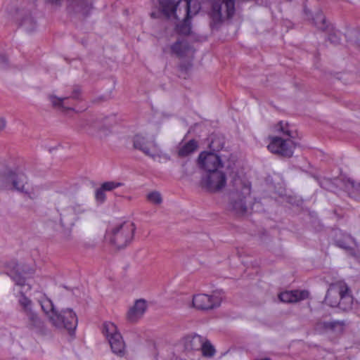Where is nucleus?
<instances>
[{
	"label": "nucleus",
	"instance_id": "f257e3e1",
	"mask_svg": "<svg viewBox=\"0 0 360 360\" xmlns=\"http://www.w3.org/2000/svg\"><path fill=\"white\" fill-rule=\"evenodd\" d=\"M7 274L15 282V285L21 288V296L18 302L20 306V311L25 316L26 327L38 334L45 335L47 329L44 322L34 310L32 300L24 295L31 290V286L26 283L25 278L20 273L18 265L15 264Z\"/></svg>",
	"mask_w": 360,
	"mask_h": 360
},
{
	"label": "nucleus",
	"instance_id": "f03ea898",
	"mask_svg": "<svg viewBox=\"0 0 360 360\" xmlns=\"http://www.w3.org/2000/svg\"><path fill=\"white\" fill-rule=\"evenodd\" d=\"M160 7L168 18L177 20L182 19V22L176 25V31L184 35L191 32V18L196 15L200 7L194 0H179L175 2L173 0H159Z\"/></svg>",
	"mask_w": 360,
	"mask_h": 360
},
{
	"label": "nucleus",
	"instance_id": "7ed1b4c3",
	"mask_svg": "<svg viewBox=\"0 0 360 360\" xmlns=\"http://www.w3.org/2000/svg\"><path fill=\"white\" fill-rule=\"evenodd\" d=\"M0 188L16 191L30 200H36L39 196V188L30 186L27 176L21 171L5 168L0 171Z\"/></svg>",
	"mask_w": 360,
	"mask_h": 360
},
{
	"label": "nucleus",
	"instance_id": "20e7f679",
	"mask_svg": "<svg viewBox=\"0 0 360 360\" xmlns=\"http://www.w3.org/2000/svg\"><path fill=\"white\" fill-rule=\"evenodd\" d=\"M250 184L240 177H235L231 181L229 207L236 214L244 215L248 211L250 199Z\"/></svg>",
	"mask_w": 360,
	"mask_h": 360
},
{
	"label": "nucleus",
	"instance_id": "39448f33",
	"mask_svg": "<svg viewBox=\"0 0 360 360\" xmlns=\"http://www.w3.org/2000/svg\"><path fill=\"white\" fill-rule=\"evenodd\" d=\"M6 11L9 18L26 32H32L35 30L36 21L22 0H9Z\"/></svg>",
	"mask_w": 360,
	"mask_h": 360
},
{
	"label": "nucleus",
	"instance_id": "423d86ee",
	"mask_svg": "<svg viewBox=\"0 0 360 360\" xmlns=\"http://www.w3.org/2000/svg\"><path fill=\"white\" fill-rule=\"evenodd\" d=\"M277 130L281 131L284 136L288 137L285 139L278 136L270 137L271 142L267 148L273 153L290 158L293 154L294 148L297 146V143L292 139L294 138L292 132L288 129V124L283 121L278 123Z\"/></svg>",
	"mask_w": 360,
	"mask_h": 360
},
{
	"label": "nucleus",
	"instance_id": "0eeeda50",
	"mask_svg": "<svg viewBox=\"0 0 360 360\" xmlns=\"http://www.w3.org/2000/svg\"><path fill=\"white\" fill-rule=\"evenodd\" d=\"M135 230L133 222L124 221L116 224L107 233V238L117 249L124 248L132 241Z\"/></svg>",
	"mask_w": 360,
	"mask_h": 360
},
{
	"label": "nucleus",
	"instance_id": "6e6552de",
	"mask_svg": "<svg viewBox=\"0 0 360 360\" xmlns=\"http://www.w3.org/2000/svg\"><path fill=\"white\" fill-rule=\"evenodd\" d=\"M49 323L56 329L66 330L71 335L77 328L78 319L72 309L66 308L52 314Z\"/></svg>",
	"mask_w": 360,
	"mask_h": 360
},
{
	"label": "nucleus",
	"instance_id": "1a4fd4ad",
	"mask_svg": "<svg viewBox=\"0 0 360 360\" xmlns=\"http://www.w3.org/2000/svg\"><path fill=\"white\" fill-rule=\"evenodd\" d=\"M103 333L108 339L112 353L119 357H123L127 352L126 346L117 326L112 322H105L103 323Z\"/></svg>",
	"mask_w": 360,
	"mask_h": 360
},
{
	"label": "nucleus",
	"instance_id": "9d476101",
	"mask_svg": "<svg viewBox=\"0 0 360 360\" xmlns=\"http://www.w3.org/2000/svg\"><path fill=\"white\" fill-rule=\"evenodd\" d=\"M235 13L234 0H224L223 1H214L212 5L210 25L217 27L224 20L231 18Z\"/></svg>",
	"mask_w": 360,
	"mask_h": 360
},
{
	"label": "nucleus",
	"instance_id": "9b49d317",
	"mask_svg": "<svg viewBox=\"0 0 360 360\" xmlns=\"http://www.w3.org/2000/svg\"><path fill=\"white\" fill-rule=\"evenodd\" d=\"M226 184V176L223 169L205 174L201 179L202 188L211 193L219 192Z\"/></svg>",
	"mask_w": 360,
	"mask_h": 360
},
{
	"label": "nucleus",
	"instance_id": "f8f14e48",
	"mask_svg": "<svg viewBox=\"0 0 360 360\" xmlns=\"http://www.w3.org/2000/svg\"><path fill=\"white\" fill-rule=\"evenodd\" d=\"M79 127L90 136L103 138L107 136L108 127L102 120L95 117L82 120L79 123Z\"/></svg>",
	"mask_w": 360,
	"mask_h": 360
},
{
	"label": "nucleus",
	"instance_id": "ddd939ff",
	"mask_svg": "<svg viewBox=\"0 0 360 360\" xmlns=\"http://www.w3.org/2000/svg\"><path fill=\"white\" fill-rule=\"evenodd\" d=\"M86 209L82 204H75L60 211V223L63 226L70 228L73 226L79 215L84 214Z\"/></svg>",
	"mask_w": 360,
	"mask_h": 360
},
{
	"label": "nucleus",
	"instance_id": "4468645a",
	"mask_svg": "<svg viewBox=\"0 0 360 360\" xmlns=\"http://www.w3.org/2000/svg\"><path fill=\"white\" fill-rule=\"evenodd\" d=\"M198 164L206 174L221 170L224 168L219 156L212 153H201L198 157Z\"/></svg>",
	"mask_w": 360,
	"mask_h": 360
},
{
	"label": "nucleus",
	"instance_id": "2eb2a0df",
	"mask_svg": "<svg viewBox=\"0 0 360 360\" xmlns=\"http://www.w3.org/2000/svg\"><path fill=\"white\" fill-rule=\"evenodd\" d=\"M221 302V297L216 293L211 295L198 294L193 296L192 304L198 309L208 310L219 307Z\"/></svg>",
	"mask_w": 360,
	"mask_h": 360
},
{
	"label": "nucleus",
	"instance_id": "dca6fc26",
	"mask_svg": "<svg viewBox=\"0 0 360 360\" xmlns=\"http://www.w3.org/2000/svg\"><path fill=\"white\" fill-rule=\"evenodd\" d=\"M202 341H203V337L196 333L185 336L181 340L183 352L188 357L200 352V348H202Z\"/></svg>",
	"mask_w": 360,
	"mask_h": 360
},
{
	"label": "nucleus",
	"instance_id": "f3484780",
	"mask_svg": "<svg viewBox=\"0 0 360 360\" xmlns=\"http://www.w3.org/2000/svg\"><path fill=\"white\" fill-rule=\"evenodd\" d=\"M348 290V286L345 283H334L330 285L326 297L325 302L332 307H336L339 303L341 293Z\"/></svg>",
	"mask_w": 360,
	"mask_h": 360
},
{
	"label": "nucleus",
	"instance_id": "a211bd4d",
	"mask_svg": "<svg viewBox=\"0 0 360 360\" xmlns=\"http://www.w3.org/2000/svg\"><path fill=\"white\" fill-rule=\"evenodd\" d=\"M133 146L134 148L142 151L148 156H155L151 153V150L156 148V144L153 139H148L141 134H136L133 139Z\"/></svg>",
	"mask_w": 360,
	"mask_h": 360
},
{
	"label": "nucleus",
	"instance_id": "6ab92c4d",
	"mask_svg": "<svg viewBox=\"0 0 360 360\" xmlns=\"http://www.w3.org/2000/svg\"><path fill=\"white\" fill-rule=\"evenodd\" d=\"M309 297L307 290H292L281 292L278 295L279 300L283 302L291 303L304 300Z\"/></svg>",
	"mask_w": 360,
	"mask_h": 360
},
{
	"label": "nucleus",
	"instance_id": "aec40b11",
	"mask_svg": "<svg viewBox=\"0 0 360 360\" xmlns=\"http://www.w3.org/2000/svg\"><path fill=\"white\" fill-rule=\"evenodd\" d=\"M146 310V303L144 300H136L134 306L131 307L127 313V319L130 322L137 321L145 313Z\"/></svg>",
	"mask_w": 360,
	"mask_h": 360
},
{
	"label": "nucleus",
	"instance_id": "412c9836",
	"mask_svg": "<svg viewBox=\"0 0 360 360\" xmlns=\"http://www.w3.org/2000/svg\"><path fill=\"white\" fill-rule=\"evenodd\" d=\"M70 7L75 13L86 16L93 8L92 0H73Z\"/></svg>",
	"mask_w": 360,
	"mask_h": 360
},
{
	"label": "nucleus",
	"instance_id": "4be33fe9",
	"mask_svg": "<svg viewBox=\"0 0 360 360\" xmlns=\"http://www.w3.org/2000/svg\"><path fill=\"white\" fill-rule=\"evenodd\" d=\"M354 298L350 293L349 288L343 293H341L339 303L337 306L340 309L344 311H348L352 309Z\"/></svg>",
	"mask_w": 360,
	"mask_h": 360
},
{
	"label": "nucleus",
	"instance_id": "5701e85b",
	"mask_svg": "<svg viewBox=\"0 0 360 360\" xmlns=\"http://www.w3.org/2000/svg\"><path fill=\"white\" fill-rule=\"evenodd\" d=\"M354 243V240L350 236H344L342 239L335 240V245L342 249L349 251V254L354 257L357 261H359V256L350 248V245Z\"/></svg>",
	"mask_w": 360,
	"mask_h": 360
},
{
	"label": "nucleus",
	"instance_id": "b1692460",
	"mask_svg": "<svg viewBox=\"0 0 360 360\" xmlns=\"http://www.w3.org/2000/svg\"><path fill=\"white\" fill-rule=\"evenodd\" d=\"M191 48L187 42L176 41L171 46L172 53L179 58H184L190 51Z\"/></svg>",
	"mask_w": 360,
	"mask_h": 360
},
{
	"label": "nucleus",
	"instance_id": "393cba45",
	"mask_svg": "<svg viewBox=\"0 0 360 360\" xmlns=\"http://www.w3.org/2000/svg\"><path fill=\"white\" fill-rule=\"evenodd\" d=\"M198 147V142L194 139H191L182 146L179 147L178 154L180 157L188 156L195 151Z\"/></svg>",
	"mask_w": 360,
	"mask_h": 360
},
{
	"label": "nucleus",
	"instance_id": "a878e982",
	"mask_svg": "<svg viewBox=\"0 0 360 360\" xmlns=\"http://www.w3.org/2000/svg\"><path fill=\"white\" fill-rule=\"evenodd\" d=\"M198 353L204 357L212 358L214 356L216 350L210 341L206 338L203 337V341H202V348H200V352Z\"/></svg>",
	"mask_w": 360,
	"mask_h": 360
},
{
	"label": "nucleus",
	"instance_id": "bb28decb",
	"mask_svg": "<svg viewBox=\"0 0 360 360\" xmlns=\"http://www.w3.org/2000/svg\"><path fill=\"white\" fill-rule=\"evenodd\" d=\"M40 305L44 313L46 316L49 321H51L52 314H56L58 310L56 309L52 301L48 298H44L40 301Z\"/></svg>",
	"mask_w": 360,
	"mask_h": 360
},
{
	"label": "nucleus",
	"instance_id": "cd10ccee",
	"mask_svg": "<svg viewBox=\"0 0 360 360\" xmlns=\"http://www.w3.org/2000/svg\"><path fill=\"white\" fill-rule=\"evenodd\" d=\"M50 101L52 103V105L55 108H59L63 110H72L70 108L65 107V103L66 101L69 99V97H57L54 95H50L49 96Z\"/></svg>",
	"mask_w": 360,
	"mask_h": 360
},
{
	"label": "nucleus",
	"instance_id": "c85d7f7f",
	"mask_svg": "<svg viewBox=\"0 0 360 360\" xmlns=\"http://www.w3.org/2000/svg\"><path fill=\"white\" fill-rule=\"evenodd\" d=\"M313 22L318 29L323 31L326 30V21L322 12L319 11L316 13L315 16L313 18Z\"/></svg>",
	"mask_w": 360,
	"mask_h": 360
},
{
	"label": "nucleus",
	"instance_id": "c756f323",
	"mask_svg": "<svg viewBox=\"0 0 360 360\" xmlns=\"http://www.w3.org/2000/svg\"><path fill=\"white\" fill-rule=\"evenodd\" d=\"M332 324V321H319L316 322L315 325V330L319 333H329L330 330V326Z\"/></svg>",
	"mask_w": 360,
	"mask_h": 360
},
{
	"label": "nucleus",
	"instance_id": "7c9ffc66",
	"mask_svg": "<svg viewBox=\"0 0 360 360\" xmlns=\"http://www.w3.org/2000/svg\"><path fill=\"white\" fill-rule=\"evenodd\" d=\"M147 200L155 205H160L162 202L161 194L158 191H153L147 195Z\"/></svg>",
	"mask_w": 360,
	"mask_h": 360
},
{
	"label": "nucleus",
	"instance_id": "2f4dec72",
	"mask_svg": "<svg viewBox=\"0 0 360 360\" xmlns=\"http://www.w3.org/2000/svg\"><path fill=\"white\" fill-rule=\"evenodd\" d=\"M349 40L360 49V32L352 30L348 33Z\"/></svg>",
	"mask_w": 360,
	"mask_h": 360
},
{
	"label": "nucleus",
	"instance_id": "473e14b6",
	"mask_svg": "<svg viewBox=\"0 0 360 360\" xmlns=\"http://www.w3.org/2000/svg\"><path fill=\"white\" fill-rule=\"evenodd\" d=\"M330 326L331 327L329 333L340 334L342 333L344 330V323L342 321H332V324Z\"/></svg>",
	"mask_w": 360,
	"mask_h": 360
},
{
	"label": "nucleus",
	"instance_id": "72a5a7b5",
	"mask_svg": "<svg viewBox=\"0 0 360 360\" xmlns=\"http://www.w3.org/2000/svg\"><path fill=\"white\" fill-rule=\"evenodd\" d=\"M122 185V183L115 181H106L101 184V187L105 191H110Z\"/></svg>",
	"mask_w": 360,
	"mask_h": 360
},
{
	"label": "nucleus",
	"instance_id": "f704fd0d",
	"mask_svg": "<svg viewBox=\"0 0 360 360\" xmlns=\"http://www.w3.org/2000/svg\"><path fill=\"white\" fill-rule=\"evenodd\" d=\"M328 39L331 44L334 45L339 44L340 42V33L339 32H333L329 34Z\"/></svg>",
	"mask_w": 360,
	"mask_h": 360
},
{
	"label": "nucleus",
	"instance_id": "c9c22d12",
	"mask_svg": "<svg viewBox=\"0 0 360 360\" xmlns=\"http://www.w3.org/2000/svg\"><path fill=\"white\" fill-rule=\"evenodd\" d=\"M95 198H96V200L102 203L105 201V191L103 189H102L101 187H100L99 188H98L96 191V194H95Z\"/></svg>",
	"mask_w": 360,
	"mask_h": 360
},
{
	"label": "nucleus",
	"instance_id": "e433bc0d",
	"mask_svg": "<svg viewBox=\"0 0 360 360\" xmlns=\"http://www.w3.org/2000/svg\"><path fill=\"white\" fill-rule=\"evenodd\" d=\"M8 58L4 55L0 54V68L4 69L8 67Z\"/></svg>",
	"mask_w": 360,
	"mask_h": 360
},
{
	"label": "nucleus",
	"instance_id": "4c0bfd02",
	"mask_svg": "<svg viewBox=\"0 0 360 360\" xmlns=\"http://www.w3.org/2000/svg\"><path fill=\"white\" fill-rule=\"evenodd\" d=\"M80 93H81L80 88L78 86H76L74 88V89L72 91L70 98H72L73 99H79Z\"/></svg>",
	"mask_w": 360,
	"mask_h": 360
},
{
	"label": "nucleus",
	"instance_id": "58836bf2",
	"mask_svg": "<svg viewBox=\"0 0 360 360\" xmlns=\"http://www.w3.org/2000/svg\"><path fill=\"white\" fill-rule=\"evenodd\" d=\"M6 125V121L5 118L0 117V131H2L5 129Z\"/></svg>",
	"mask_w": 360,
	"mask_h": 360
},
{
	"label": "nucleus",
	"instance_id": "ea45409f",
	"mask_svg": "<svg viewBox=\"0 0 360 360\" xmlns=\"http://www.w3.org/2000/svg\"><path fill=\"white\" fill-rule=\"evenodd\" d=\"M60 0H51L52 2L53 3H58Z\"/></svg>",
	"mask_w": 360,
	"mask_h": 360
}]
</instances>
